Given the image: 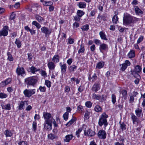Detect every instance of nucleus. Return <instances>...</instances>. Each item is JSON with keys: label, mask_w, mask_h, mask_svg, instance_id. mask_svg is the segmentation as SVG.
I'll list each match as a JSON object with an SVG mask.
<instances>
[{"label": "nucleus", "mask_w": 145, "mask_h": 145, "mask_svg": "<svg viewBox=\"0 0 145 145\" xmlns=\"http://www.w3.org/2000/svg\"><path fill=\"white\" fill-rule=\"evenodd\" d=\"M108 117V115L104 112L101 115L98 121L99 125L100 127H102L104 125L105 130L106 129V127L108 124L107 120Z\"/></svg>", "instance_id": "1"}, {"label": "nucleus", "mask_w": 145, "mask_h": 145, "mask_svg": "<svg viewBox=\"0 0 145 145\" xmlns=\"http://www.w3.org/2000/svg\"><path fill=\"white\" fill-rule=\"evenodd\" d=\"M135 18L130 15L128 14L124 16L123 19V24L124 25L127 26L129 24L133 23Z\"/></svg>", "instance_id": "2"}, {"label": "nucleus", "mask_w": 145, "mask_h": 145, "mask_svg": "<svg viewBox=\"0 0 145 145\" xmlns=\"http://www.w3.org/2000/svg\"><path fill=\"white\" fill-rule=\"evenodd\" d=\"M37 80L35 77H30L26 78L25 82L27 86H34L37 83Z\"/></svg>", "instance_id": "3"}, {"label": "nucleus", "mask_w": 145, "mask_h": 145, "mask_svg": "<svg viewBox=\"0 0 145 145\" xmlns=\"http://www.w3.org/2000/svg\"><path fill=\"white\" fill-rule=\"evenodd\" d=\"M83 128L84 129V134L88 137H92L95 136V133L94 131L92 130L89 128L87 127L85 125H83Z\"/></svg>", "instance_id": "4"}, {"label": "nucleus", "mask_w": 145, "mask_h": 145, "mask_svg": "<svg viewBox=\"0 0 145 145\" xmlns=\"http://www.w3.org/2000/svg\"><path fill=\"white\" fill-rule=\"evenodd\" d=\"M92 98L93 99L99 100L100 102L102 103L106 100V96L104 95H101L99 94L93 93L92 95Z\"/></svg>", "instance_id": "5"}, {"label": "nucleus", "mask_w": 145, "mask_h": 145, "mask_svg": "<svg viewBox=\"0 0 145 145\" xmlns=\"http://www.w3.org/2000/svg\"><path fill=\"white\" fill-rule=\"evenodd\" d=\"M16 72L18 76H21L24 77L25 75V72L24 68L23 67H20L19 65L16 69Z\"/></svg>", "instance_id": "6"}, {"label": "nucleus", "mask_w": 145, "mask_h": 145, "mask_svg": "<svg viewBox=\"0 0 145 145\" xmlns=\"http://www.w3.org/2000/svg\"><path fill=\"white\" fill-rule=\"evenodd\" d=\"M52 121H49L48 120L45 121L43 124L44 129L48 131H49L51 130L52 128Z\"/></svg>", "instance_id": "7"}, {"label": "nucleus", "mask_w": 145, "mask_h": 145, "mask_svg": "<svg viewBox=\"0 0 145 145\" xmlns=\"http://www.w3.org/2000/svg\"><path fill=\"white\" fill-rule=\"evenodd\" d=\"M35 89H25L23 92V93L25 96L27 97H29L32 95L34 94L35 93Z\"/></svg>", "instance_id": "8"}, {"label": "nucleus", "mask_w": 145, "mask_h": 145, "mask_svg": "<svg viewBox=\"0 0 145 145\" xmlns=\"http://www.w3.org/2000/svg\"><path fill=\"white\" fill-rule=\"evenodd\" d=\"M9 28L8 26L6 25L0 30V37L7 36L8 34V31Z\"/></svg>", "instance_id": "9"}, {"label": "nucleus", "mask_w": 145, "mask_h": 145, "mask_svg": "<svg viewBox=\"0 0 145 145\" xmlns=\"http://www.w3.org/2000/svg\"><path fill=\"white\" fill-rule=\"evenodd\" d=\"M97 135L100 139H105L106 138L107 135L104 130H100L98 131Z\"/></svg>", "instance_id": "10"}, {"label": "nucleus", "mask_w": 145, "mask_h": 145, "mask_svg": "<svg viewBox=\"0 0 145 145\" xmlns=\"http://www.w3.org/2000/svg\"><path fill=\"white\" fill-rule=\"evenodd\" d=\"M99 49L100 52L103 53L104 51H107L108 49V45L105 43H102L99 46Z\"/></svg>", "instance_id": "11"}, {"label": "nucleus", "mask_w": 145, "mask_h": 145, "mask_svg": "<svg viewBox=\"0 0 145 145\" xmlns=\"http://www.w3.org/2000/svg\"><path fill=\"white\" fill-rule=\"evenodd\" d=\"M43 116L45 121L48 120L49 121H53V119L52 118V115L49 113L44 112L43 113Z\"/></svg>", "instance_id": "12"}, {"label": "nucleus", "mask_w": 145, "mask_h": 145, "mask_svg": "<svg viewBox=\"0 0 145 145\" xmlns=\"http://www.w3.org/2000/svg\"><path fill=\"white\" fill-rule=\"evenodd\" d=\"M41 31L45 34L46 36L50 35L51 32L52 30L49 29L47 27L44 26L41 28Z\"/></svg>", "instance_id": "13"}, {"label": "nucleus", "mask_w": 145, "mask_h": 145, "mask_svg": "<svg viewBox=\"0 0 145 145\" xmlns=\"http://www.w3.org/2000/svg\"><path fill=\"white\" fill-rule=\"evenodd\" d=\"M100 85L98 83H95L93 85L91 89L92 91L94 92H97L100 89Z\"/></svg>", "instance_id": "14"}, {"label": "nucleus", "mask_w": 145, "mask_h": 145, "mask_svg": "<svg viewBox=\"0 0 145 145\" xmlns=\"http://www.w3.org/2000/svg\"><path fill=\"white\" fill-rule=\"evenodd\" d=\"M131 119L133 121V124H135L136 123H138L139 122V119L134 114L131 113Z\"/></svg>", "instance_id": "15"}, {"label": "nucleus", "mask_w": 145, "mask_h": 145, "mask_svg": "<svg viewBox=\"0 0 145 145\" xmlns=\"http://www.w3.org/2000/svg\"><path fill=\"white\" fill-rule=\"evenodd\" d=\"M11 80H12L11 78H8L7 79L5 80L2 81L0 83V86L2 87H5L7 85L9 84L11 82Z\"/></svg>", "instance_id": "16"}, {"label": "nucleus", "mask_w": 145, "mask_h": 145, "mask_svg": "<svg viewBox=\"0 0 145 145\" xmlns=\"http://www.w3.org/2000/svg\"><path fill=\"white\" fill-rule=\"evenodd\" d=\"M136 115L138 117H140L141 116H143L142 108H138L135 110Z\"/></svg>", "instance_id": "17"}, {"label": "nucleus", "mask_w": 145, "mask_h": 145, "mask_svg": "<svg viewBox=\"0 0 145 145\" xmlns=\"http://www.w3.org/2000/svg\"><path fill=\"white\" fill-rule=\"evenodd\" d=\"M97 79V77L95 73H94L92 76L89 75L88 79L91 82H94Z\"/></svg>", "instance_id": "18"}, {"label": "nucleus", "mask_w": 145, "mask_h": 145, "mask_svg": "<svg viewBox=\"0 0 145 145\" xmlns=\"http://www.w3.org/2000/svg\"><path fill=\"white\" fill-rule=\"evenodd\" d=\"M114 13L115 15L112 18V21L113 23L116 24L118 23V18L117 16V14H118V12H117L115 11Z\"/></svg>", "instance_id": "19"}, {"label": "nucleus", "mask_w": 145, "mask_h": 145, "mask_svg": "<svg viewBox=\"0 0 145 145\" xmlns=\"http://www.w3.org/2000/svg\"><path fill=\"white\" fill-rule=\"evenodd\" d=\"M39 69H37L34 66H32L31 67H29L27 70V71L29 72H31L33 74H34L36 72L39 71Z\"/></svg>", "instance_id": "20"}, {"label": "nucleus", "mask_w": 145, "mask_h": 145, "mask_svg": "<svg viewBox=\"0 0 145 145\" xmlns=\"http://www.w3.org/2000/svg\"><path fill=\"white\" fill-rule=\"evenodd\" d=\"M55 63L52 61H50L48 62L47 65L50 70H54L56 67Z\"/></svg>", "instance_id": "21"}, {"label": "nucleus", "mask_w": 145, "mask_h": 145, "mask_svg": "<svg viewBox=\"0 0 145 145\" xmlns=\"http://www.w3.org/2000/svg\"><path fill=\"white\" fill-rule=\"evenodd\" d=\"M73 137V136L72 134L67 135L65 136L64 140L65 142H68L72 139Z\"/></svg>", "instance_id": "22"}, {"label": "nucleus", "mask_w": 145, "mask_h": 145, "mask_svg": "<svg viewBox=\"0 0 145 145\" xmlns=\"http://www.w3.org/2000/svg\"><path fill=\"white\" fill-rule=\"evenodd\" d=\"M4 134L7 137H10L13 135V133L11 131L8 129H6L4 133Z\"/></svg>", "instance_id": "23"}, {"label": "nucleus", "mask_w": 145, "mask_h": 145, "mask_svg": "<svg viewBox=\"0 0 145 145\" xmlns=\"http://www.w3.org/2000/svg\"><path fill=\"white\" fill-rule=\"evenodd\" d=\"M135 13L137 15H140L143 13V12L137 6L135 7Z\"/></svg>", "instance_id": "24"}, {"label": "nucleus", "mask_w": 145, "mask_h": 145, "mask_svg": "<svg viewBox=\"0 0 145 145\" xmlns=\"http://www.w3.org/2000/svg\"><path fill=\"white\" fill-rule=\"evenodd\" d=\"M99 35L101 39H102L104 40H107L106 37V36L105 34V32L103 31H101L99 33Z\"/></svg>", "instance_id": "25"}, {"label": "nucleus", "mask_w": 145, "mask_h": 145, "mask_svg": "<svg viewBox=\"0 0 145 145\" xmlns=\"http://www.w3.org/2000/svg\"><path fill=\"white\" fill-rule=\"evenodd\" d=\"M121 93L122 95V98L125 100L127 99V91L125 90H122L121 92Z\"/></svg>", "instance_id": "26"}, {"label": "nucleus", "mask_w": 145, "mask_h": 145, "mask_svg": "<svg viewBox=\"0 0 145 145\" xmlns=\"http://www.w3.org/2000/svg\"><path fill=\"white\" fill-rule=\"evenodd\" d=\"M52 61L55 63H58L59 61V56L58 55H55L53 57Z\"/></svg>", "instance_id": "27"}, {"label": "nucleus", "mask_w": 145, "mask_h": 145, "mask_svg": "<svg viewBox=\"0 0 145 145\" xmlns=\"http://www.w3.org/2000/svg\"><path fill=\"white\" fill-rule=\"evenodd\" d=\"M94 110L97 112H101L102 111V108L98 105H96L94 108Z\"/></svg>", "instance_id": "28"}, {"label": "nucleus", "mask_w": 145, "mask_h": 145, "mask_svg": "<svg viewBox=\"0 0 145 145\" xmlns=\"http://www.w3.org/2000/svg\"><path fill=\"white\" fill-rule=\"evenodd\" d=\"M1 106H2L3 109L8 110H10L11 109L10 105L9 103L7 104L4 106L3 105L1 104Z\"/></svg>", "instance_id": "29"}, {"label": "nucleus", "mask_w": 145, "mask_h": 145, "mask_svg": "<svg viewBox=\"0 0 145 145\" xmlns=\"http://www.w3.org/2000/svg\"><path fill=\"white\" fill-rule=\"evenodd\" d=\"M15 43L16 44L18 48H20L21 47L22 45V42L19 39H16L15 42Z\"/></svg>", "instance_id": "30"}, {"label": "nucleus", "mask_w": 145, "mask_h": 145, "mask_svg": "<svg viewBox=\"0 0 145 145\" xmlns=\"http://www.w3.org/2000/svg\"><path fill=\"white\" fill-rule=\"evenodd\" d=\"M61 71L62 74L65 73L66 71L67 67L66 65L64 64L62 65H61Z\"/></svg>", "instance_id": "31"}, {"label": "nucleus", "mask_w": 145, "mask_h": 145, "mask_svg": "<svg viewBox=\"0 0 145 145\" xmlns=\"http://www.w3.org/2000/svg\"><path fill=\"white\" fill-rule=\"evenodd\" d=\"M105 64L103 61H101L97 63L96 66V68L100 69L102 68Z\"/></svg>", "instance_id": "32"}, {"label": "nucleus", "mask_w": 145, "mask_h": 145, "mask_svg": "<svg viewBox=\"0 0 145 145\" xmlns=\"http://www.w3.org/2000/svg\"><path fill=\"white\" fill-rule=\"evenodd\" d=\"M127 55L130 58H132L134 57L135 56V51L133 50H131L128 53Z\"/></svg>", "instance_id": "33"}, {"label": "nucleus", "mask_w": 145, "mask_h": 145, "mask_svg": "<svg viewBox=\"0 0 145 145\" xmlns=\"http://www.w3.org/2000/svg\"><path fill=\"white\" fill-rule=\"evenodd\" d=\"M84 14V12L81 10H78L77 11L76 14L80 18L82 17Z\"/></svg>", "instance_id": "34"}, {"label": "nucleus", "mask_w": 145, "mask_h": 145, "mask_svg": "<svg viewBox=\"0 0 145 145\" xmlns=\"http://www.w3.org/2000/svg\"><path fill=\"white\" fill-rule=\"evenodd\" d=\"M81 28L83 31H87L89 29V26L88 24H86L83 25Z\"/></svg>", "instance_id": "35"}, {"label": "nucleus", "mask_w": 145, "mask_h": 145, "mask_svg": "<svg viewBox=\"0 0 145 145\" xmlns=\"http://www.w3.org/2000/svg\"><path fill=\"white\" fill-rule=\"evenodd\" d=\"M76 119L75 118H72L66 124V125L67 126H69L70 125L73 123L74 122L76 121Z\"/></svg>", "instance_id": "36"}, {"label": "nucleus", "mask_w": 145, "mask_h": 145, "mask_svg": "<svg viewBox=\"0 0 145 145\" xmlns=\"http://www.w3.org/2000/svg\"><path fill=\"white\" fill-rule=\"evenodd\" d=\"M43 5L46 6H50L53 4V3L51 1H44L43 3Z\"/></svg>", "instance_id": "37"}, {"label": "nucleus", "mask_w": 145, "mask_h": 145, "mask_svg": "<svg viewBox=\"0 0 145 145\" xmlns=\"http://www.w3.org/2000/svg\"><path fill=\"white\" fill-rule=\"evenodd\" d=\"M142 68L139 65H136L135 69V72L139 73L141 71Z\"/></svg>", "instance_id": "38"}, {"label": "nucleus", "mask_w": 145, "mask_h": 145, "mask_svg": "<svg viewBox=\"0 0 145 145\" xmlns=\"http://www.w3.org/2000/svg\"><path fill=\"white\" fill-rule=\"evenodd\" d=\"M7 55L8 56L7 59L10 61H13L14 60V58L12 57V55L10 52L7 53Z\"/></svg>", "instance_id": "39"}, {"label": "nucleus", "mask_w": 145, "mask_h": 145, "mask_svg": "<svg viewBox=\"0 0 145 145\" xmlns=\"http://www.w3.org/2000/svg\"><path fill=\"white\" fill-rule=\"evenodd\" d=\"M32 24L35 25L38 29L40 28L41 27L40 24L36 21H34L32 22Z\"/></svg>", "instance_id": "40"}, {"label": "nucleus", "mask_w": 145, "mask_h": 145, "mask_svg": "<svg viewBox=\"0 0 145 145\" xmlns=\"http://www.w3.org/2000/svg\"><path fill=\"white\" fill-rule=\"evenodd\" d=\"M78 6L80 8H84L86 6V4L84 2H81L79 3Z\"/></svg>", "instance_id": "41"}, {"label": "nucleus", "mask_w": 145, "mask_h": 145, "mask_svg": "<svg viewBox=\"0 0 145 145\" xmlns=\"http://www.w3.org/2000/svg\"><path fill=\"white\" fill-rule=\"evenodd\" d=\"M35 17L36 20L39 22H41L43 20V18L38 14H36Z\"/></svg>", "instance_id": "42"}, {"label": "nucleus", "mask_w": 145, "mask_h": 145, "mask_svg": "<svg viewBox=\"0 0 145 145\" xmlns=\"http://www.w3.org/2000/svg\"><path fill=\"white\" fill-rule=\"evenodd\" d=\"M77 68L76 66L75 65H73L70 66L69 68V70L70 72H73L75 71Z\"/></svg>", "instance_id": "43"}, {"label": "nucleus", "mask_w": 145, "mask_h": 145, "mask_svg": "<svg viewBox=\"0 0 145 145\" xmlns=\"http://www.w3.org/2000/svg\"><path fill=\"white\" fill-rule=\"evenodd\" d=\"M90 115V112L88 111H86L85 112L84 116V120H88L89 118V116Z\"/></svg>", "instance_id": "44"}, {"label": "nucleus", "mask_w": 145, "mask_h": 145, "mask_svg": "<svg viewBox=\"0 0 145 145\" xmlns=\"http://www.w3.org/2000/svg\"><path fill=\"white\" fill-rule=\"evenodd\" d=\"M33 130L35 132L37 129V123L36 121H34L32 124Z\"/></svg>", "instance_id": "45"}, {"label": "nucleus", "mask_w": 145, "mask_h": 145, "mask_svg": "<svg viewBox=\"0 0 145 145\" xmlns=\"http://www.w3.org/2000/svg\"><path fill=\"white\" fill-rule=\"evenodd\" d=\"M48 139L52 140L55 138V135L52 133L48 134Z\"/></svg>", "instance_id": "46"}, {"label": "nucleus", "mask_w": 145, "mask_h": 145, "mask_svg": "<svg viewBox=\"0 0 145 145\" xmlns=\"http://www.w3.org/2000/svg\"><path fill=\"white\" fill-rule=\"evenodd\" d=\"M116 97L115 95L112 94L111 95L112 102L113 104H114L116 102Z\"/></svg>", "instance_id": "47"}, {"label": "nucleus", "mask_w": 145, "mask_h": 145, "mask_svg": "<svg viewBox=\"0 0 145 145\" xmlns=\"http://www.w3.org/2000/svg\"><path fill=\"white\" fill-rule=\"evenodd\" d=\"M24 102L23 101H21L18 106V109L20 110H22L23 108V107L24 106Z\"/></svg>", "instance_id": "48"}, {"label": "nucleus", "mask_w": 145, "mask_h": 145, "mask_svg": "<svg viewBox=\"0 0 145 145\" xmlns=\"http://www.w3.org/2000/svg\"><path fill=\"white\" fill-rule=\"evenodd\" d=\"M64 120L67 121L69 117V113L68 112H65L63 115Z\"/></svg>", "instance_id": "49"}, {"label": "nucleus", "mask_w": 145, "mask_h": 145, "mask_svg": "<svg viewBox=\"0 0 145 145\" xmlns=\"http://www.w3.org/2000/svg\"><path fill=\"white\" fill-rule=\"evenodd\" d=\"M92 105V103L90 101H87L85 103V105L88 108H91Z\"/></svg>", "instance_id": "50"}, {"label": "nucleus", "mask_w": 145, "mask_h": 145, "mask_svg": "<svg viewBox=\"0 0 145 145\" xmlns=\"http://www.w3.org/2000/svg\"><path fill=\"white\" fill-rule=\"evenodd\" d=\"M39 90L40 92H44L46 91V88L44 86H40L39 87Z\"/></svg>", "instance_id": "51"}, {"label": "nucleus", "mask_w": 145, "mask_h": 145, "mask_svg": "<svg viewBox=\"0 0 145 145\" xmlns=\"http://www.w3.org/2000/svg\"><path fill=\"white\" fill-rule=\"evenodd\" d=\"M45 84L48 88H50L51 86V82L49 80H45Z\"/></svg>", "instance_id": "52"}, {"label": "nucleus", "mask_w": 145, "mask_h": 145, "mask_svg": "<svg viewBox=\"0 0 145 145\" xmlns=\"http://www.w3.org/2000/svg\"><path fill=\"white\" fill-rule=\"evenodd\" d=\"M84 51V46L82 45H80V48L78 51V53L80 54L81 53H83Z\"/></svg>", "instance_id": "53"}, {"label": "nucleus", "mask_w": 145, "mask_h": 145, "mask_svg": "<svg viewBox=\"0 0 145 145\" xmlns=\"http://www.w3.org/2000/svg\"><path fill=\"white\" fill-rule=\"evenodd\" d=\"M144 39V37L143 36L141 35L140 36V37L138 39L137 41V44H138L140 43V42H142Z\"/></svg>", "instance_id": "54"}, {"label": "nucleus", "mask_w": 145, "mask_h": 145, "mask_svg": "<svg viewBox=\"0 0 145 145\" xmlns=\"http://www.w3.org/2000/svg\"><path fill=\"white\" fill-rule=\"evenodd\" d=\"M121 65L122 67L120 68V70L121 71H123L127 69V67L125 64H124V63H123Z\"/></svg>", "instance_id": "55"}, {"label": "nucleus", "mask_w": 145, "mask_h": 145, "mask_svg": "<svg viewBox=\"0 0 145 145\" xmlns=\"http://www.w3.org/2000/svg\"><path fill=\"white\" fill-rule=\"evenodd\" d=\"M120 128L122 130H125L126 128V125L124 123H120Z\"/></svg>", "instance_id": "56"}, {"label": "nucleus", "mask_w": 145, "mask_h": 145, "mask_svg": "<svg viewBox=\"0 0 145 145\" xmlns=\"http://www.w3.org/2000/svg\"><path fill=\"white\" fill-rule=\"evenodd\" d=\"M137 73V72H135V74L134 73H133V74L134 76L137 79H140V76Z\"/></svg>", "instance_id": "57"}, {"label": "nucleus", "mask_w": 145, "mask_h": 145, "mask_svg": "<svg viewBox=\"0 0 145 145\" xmlns=\"http://www.w3.org/2000/svg\"><path fill=\"white\" fill-rule=\"evenodd\" d=\"M82 129L81 128L79 129L76 132V135H77L78 137H79L80 133L82 131Z\"/></svg>", "instance_id": "58"}, {"label": "nucleus", "mask_w": 145, "mask_h": 145, "mask_svg": "<svg viewBox=\"0 0 145 145\" xmlns=\"http://www.w3.org/2000/svg\"><path fill=\"white\" fill-rule=\"evenodd\" d=\"M18 145H28L26 142L22 141L19 142L18 143Z\"/></svg>", "instance_id": "59"}, {"label": "nucleus", "mask_w": 145, "mask_h": 145, "mask_svg": "<svg viewBox=\"0 0 145 145\" xmlns=\"http://www.w3.org/2000/svg\"><path fill=\"white\" fill-rule=\"evenodd\" d=\"M7 95L6 94L0 93V98H5L7 97Z\"/></svg>", "instance_id": "60"}, {"label": "nucleus", "mask_w": 145, "mask_h": 145, "mask_svg": "<svg viewBox=\"0 0 145 145\" xmlns=\"http://www.w3.org/2000/svg\"><path fill=\"white\" fill-rule=\"evenodd\" d=\"M68 42L70 44H73L74 42V39L71 38H69L68 40Z\"/></svg>", "instance_id": "61"}, {"label": "nucleus", "mask_w": 145, "mask_h": 145, "mask_svg": "<svg viewBox=\"0 0 145 145\" xmlns=\"http://www.w3.org/2000/svg\"><path fill=\"white\" fill-rule=\"evenodd\" d=\"M41 74L42 76L44 77H47V73L45 71L42 70L41 71Z\"/></svg>", "instance_id": "62"}, {"label": "nucleus", "mask_w": 145, "mask_h": 145, "mask_svg": "<svg viewBox=\"0 0 145 145\" xmlns=\"http://www.w3.org/2000/svg\"><path fill=\"white\" fill-rule=\"evenodd\" d=\"M28 58L27 59L29 61H31L33 58V56L32 54L31 53L27 54Z\"/></svg>", "instance_id": "63"}, {"label": "nucleus", "mask_w": 145, "mask_h": 145, "mask_svg": "<svg viewBox=\"0 0 145 145\" xmlns=\"http://www.w3.org/2000/svg\"><path fill=\"white\" fill-rule=\"evenodd\" d=\"M123 63L125 64L127 67L129 66L131 64L130 62L128 60H126Z\"/></svg>", "instance_id": "64"}]
</instances>
